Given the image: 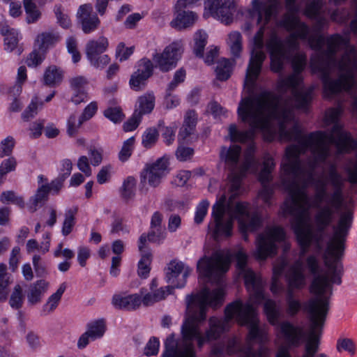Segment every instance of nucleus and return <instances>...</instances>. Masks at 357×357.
<instances>
[{
    "mask_svg": "<svg viewBox=\"0 0 357 357\" xmlns=\"http://www.w3.org/2000/svg\"><path fill=\"white\" fill-rule=\"evenodd\" d=\"M280 131L287 141L297 142L287 148L288 162L282 166V183L290 195L283 210L295 217L293 227L301 246L300 255L303 256L312 241L321 248L324 231L332 222L334 210L340 208L343 203L342 180L335 162L329 163L328 172L330 181L336 188L332 194L328 192L324 181L314 177L316 168L325 162L330 155L325 133L316 132L303 135L297 123L290 130L282 126Z\"/></svg>",
    "mask_w": 357,
    "mask_h": 357,
    "instance_id": "obj_1",
    "label": "nucleus"
},
{
    "mask_svg": "<svg viewBox=\"0 0 357 357\" xmlns=\"http://www.w3.org/2000/svg\"><path fill=\"white\" fill-rule=\"evenodd\" d=\"M223 301L224 292L221 288L211 291L204 287L197 294L188 295L186 304L189 317L181 327L182 342L178 344L174 334L169 335L165 342L162 357H194L192 340H197L201 348L205 342L217 340L229 330V322L234 317L241 325H248L249 328L248 347L243 353V357H266V348L260 346L257 351L252 348L254 342L261 344L266 340V333L259 327L255 307L250 302L243 303L237 300L228 304L225 310V318L211 317L208 320L209 328L205 335L201 333L199 324L206 319L208 306L216 309L222 305Z\"/></svg>",
    "mask_w": 357,
    "mask_h": 357,
    "instance_id": "obj_2",
    "label": "nucleus"
},
{
    "mask_svg": "<svg viewBox=\"0 0 357 357\" xmlns=\"http://www.w3.org/2000/svg\"><path fill=\"white\" fill-rule=\"evenodd\" d=\"M280 100L274 93L264 91L255 97H246L241 100L238 107V114L242 121L248 123L250 128L240 132L235 124L229 127V134L233 142H245L252 139L255 131H266L269 129L270 121L277 120L279 123V134L281 139L287 140L281 134L282 126L286 130L287 124L292 122L290 105L286 108L280 107Z\"/></svg>",
    "mask_w": 357,
    "mask_h": 357,
    "instance_id": "obj_3",
    "label": "nucleus"
},
{
    "mask_svg": "<svg viewBox=\"0 0 357 357\" xmlns=\"http://www.w3.org/2000/svg\"><path fill=\"white\" fill-rule=\"evenodd\" d=\"M353 221V213L347 210L340 214L337 225L333 226V234L327 243L324 254L325 266L329 274L317 275L311 284L310 291L317 296L326 299L330 305V296L333 294V284L342 283V264L339 260L344 255L345 242Z\"/></svg>",
    "mask_w": 357,
    "mask_h": 357,
    "instance_id": "obj_4",
    "label": "nucleus"
},
{
    "mask_svg": "<svg viewBox=\"0 0 357 357\" xmlns=\"http://www.w3.org/2000/svg\"><path fill=\"white\" fill-rule=\"evenodd\" d=\"M334 66L333 60L322 67V83L325 93L328 96L337 94L342 91H350L356 84L355 73L357 74V58L354 49L347 52L339 63L340 75L337 79L330 77V68ZM353 112L357 114V96H354L352 103ZM333 132L338 134L335 145L339 153H349L357 151V140L351 134L344 132L340 125H335Z\"/></svg>",
    "mask_w": 357,
    "mask_h": 357,
    "instance_id": "obj_5",
    "label": "nucleus"
},
{
    "mask_svg": "<svg viewBox=\"0 0 357 357\" xmlns=\"http://www.w3.org/2000/svg\"><path fill=\"white\" fill-rule=\"evenodd\" d=\"M296 13L287 10L280 21V25L292 33L284 40L272 33L266 42L271 58V69L274 73H280L284 61L289 59L292 53L298 48V38L305 40L308 37L309 27L299 21Z\"/></svg>",
    "mask_w": 357,
    "mask_h": 357,
    "instance_id": "obj_6",
    "label": "nucleus"
},
{
    "mask_svg": "<svg viewBox=\"0 0 357 357\" xmlns=\"http://www.w3.org/2000/svg\"><path fill=\"white\" fill-rule=\"evenodd\" d=\"M292 68L294 74L286 78H280L277 83V90L281 93L280 96L275 94L280 100V107L282 109L287 107L290 105L292 114V121H294V109L306 110L312 99L313 88L301 89L302 78L299 75L306 64L305 56L301 54H296L292 59Z\"/></svg>",
    "mask_w": 357,
    "mask_h": 357,
    "instance_id": "obj_7",
    "label": "nucleus"
},
{
    "mask_svg": "<svg viewBox=\"0 0 357 357\" xmlns=\"http://www.w3.org/2000/svg\"><path fill=\"white\" fill-rule=\"evenodd\" d=\"M279 5V0H268L264 2L260 0L252 1V9L250 15L252 17H257V24H261L254 36V45L256 50H252L250 61L246 70L245 84L253 85L257 79L262 64L266 59V54L261 50L264 47V33L265 26L270 22L273 13L276 12Z\"/></svg>",
    "mask_w": 357,
    "mask_h": 357,
    "instance_id": "obj_8",
    "label": "nucleus"
},
{
    "mask_svg": "<svg viewBox=\"0 0 357 357\" xmlns=\"http://www.w3.org/2000/svg\"><path fill=\"white\" fill-rule=\"evenodd\" d=\"M305 310L310 321L309 335L302 357H314L318 351L322 330L328 312V301L320 298H312L305 304Z\"/></svg>",
    "mask_w": 357,
    "mask_h": 357,
    "instance_id": "obj_9",
    "label": "nucleus"
},
{
    "mask_svg": "<svg viewBox=\"0 0 357 357\" xmlns=\"http://www.w3.org/2000/svg\"><path fill=\"white\" fill-rule=\"evenodd\" d=\"M241 153V148L238 145H232L228 149L222 146L220 153V159L225 162L231 171L229 178L231 183L230 190L234 195L239 190L241 180L246 172L248 170L255 172L257 169L258 162L254 157L252 147H250L247 151L243 163L238 168Z\"/></svg>",
    "mask_w": 357,
    "mask_h": 357,
    "instance_id": "obj_10",
    "label": "nucleus"
},
{
    "mask_svg": "<svg viewBox=\"0 0 357 357\" xmlns=\"http://www.w3.org/2000/svg\"><path fill=\"white\" fill-rule=\"evenodd\" d=\"M238 275L245 282V285L250 294V302L253 305L259 304L264 299L263 282L251 268L248 267V256L241 250L234 255Z\"/></svg>",
    "mask_w": 357,
    "mask_h": 357,
    "instance_id": "obj_11",
    "label": "nucleus"
},
{
    "mask_svg": "<svg viewBox=\"0 0 357 357\" xmlns=\"http://www.w3.org/2000/svg\"><path fill=\"white\" fill-rule=\"evenodd\" d=\"M285 238L286 233L282 227H267L264 231L257 236L256 257L264 260L275 255L278 249L275 243L284 241Z\"/></svg>",
    "mask_w": 357,
    "mask_h": 357,
    "instance_id": "obj_12",
    "label": "nucleus"
},
{
    "mask_svg": "<svg viewBox=\"0 0 357 357\" xmlns=\"http://www.w3.org/2000/svg\"><path fill=\"white\" fill-rule=\"evenodd\" d=\"M226 218H231V227L234 220H238L239 231L245 241L248 240V232L257 231L262 223L261 218L257 213H250L248 204L241 202H238L233 208L229 207Z\"/></svg>",
    "mask_w": 357,
    "mask_h": 357,
    "instance_id": "obj_13",
    "label": "nucleus"
},
{
    "mask_svg": "<svg viewBox=\"0 0 357 357\" xmlns=\"http://www.w3.org/2000/svg\"><path fill=\"white\" fill-rule=\"evenodd\" d=\"M229 263L227 255L215 252L211 257L200 259L197 262V270L202 277L219 282L221 276L228 271Z\"/></svg>",
    "mask_w": 357,
    "mask_h": 357,
    "instance_id": "obj_14",
    "label": "nucleus"
},
{
    "mask_svg": "<svg viewBox=\"0 0 357 357\" xmlns=\"http://www.w3.org/2000/svg\"><path fill=\"white\" fill-rule=\"evenodd\" d=\"M182 54L181 43L173 42L167 46L162 53H155L152 60L156 68L162 73H167L176 67Z\"/></svg>",
    "mask_w": 357,
    "mask_h": 357,
    "instance_id": "obj_15",
    "label": "nucleus"
},
{
    "mask_svg": "<svg viewBox=\"0 0 357 357\" xmlns=\"http://www.w3.org/2000/svg\"><path fill=\"white\" fill-rule=\"evenodd\" d=\"M165 280L169 284L165 288L169 290V294H172L175 288H182L186 283V279L192 272V270L185 264L176 259H173L165 268Z\"/></svg>",
    "mask_w": 357,
    "mask_h": 357,
    "instance_id": "obj_16",
    "label": "nucleus"
},
{
    "mask_svg": "<svg viewBox=\"0 0 357 357\" xmlns=\"http://www.w3.org/2000/svg\"><path fill=\"white\" fill-rule=\"evenodd\" d=\"M169 162L164 157L158 158L151 164H147L141 172V183H148L153 188L158 187L164 177L169 173Z\"/></svg>",
    "mask_w": 357,
    "mask_h": 357,
    "instance_id": "obj_17",
    "label": "nucleus"
},
{
    "mask_svg": "<svg viewBox=\"0 0 357 357\" xmlns=\"http://www.w3.org/2000/svg\"><path fill=\"white\" fill-rule=\"evenodd\" d=\"M225 202L226 197L222 195L213 206L212 216L215 237L222 234L227 237L231 235V218H225Z\"/></svg>",
    "mask_w": 357,
    "mask_h": 357,
    "instance_id": "obj_18",
    "label": "nucleus"
},
{
    "mask_svg": "<svg viewBox=\"0 0 357 357\" xmlns=\"http://www.w3.org/2000/svg\"><path fill=\"white\" fill-rule=\"evenodd\" d=\"M205 6L214 18L222 22L229 24L233 21L236 11L234 0H206Z\"/></svg>",
    "mask_w": 357,
    "mask_h": 357,
    "instance_id": "obj_19",
    "label": "nucleus"
},
{
    "mask_svg": "<svg viewBox=\"0 0 357 357\" xmlns=\"http://www.w3.org/2000/svg\"><path fill=\"white\" fill-rule=\"evenodd\" d=\"M275 166L273 157L269 154H266L264 158L263 167L259 174V180L263 185L259 196L266 204H270V199L273 195V189L268 184L272 178L271 172Z\"/></svg>",
    "mask_w": 357,
    "mask_h": 357,
    "instance_id": "obj_20",
    "label": "nucleus"
},
{
    "mask_svg": "<svg viewBox=\"0 0 357 357\" xmlns=\"http://www.w3.org/2000/svg\"><path fill=\"white\" fill-rule=\"evenodd\" d=\"M280 333L289 347H298L305 337L303 328L294 326L288 321L279 324Z\"/></svg>",
    "mask_w": 357,
    "mask_h": 357,
    "instance_id": "obj_21",
    "label": "nucleus"
},
{
    "mask_svg": "<svg viewBox=\"0 0 357 357\" xmlns=\"http://www.w3.org/2000/svg\"><path fill=\"white\" fill-rule=\"evenodd\" d=\"M93 7L90 3H86L79 6L77 17L82 24L84 33H89L95 31L100 24L98 15L93 13Z\"/></svg>",
    "mask_w": 357,
    "mask_h": 357,
    "instance_id": "obj_22",
    "label": "nucleus"
},
{
    "mask_svg": "<svg viewBox=\"0 0 357 357\" xmlns=\"http://www.w3.org/2000/svg\"><path fill=\"white\" fill-rule=\"evenodd\" d=\"M287 282V290L301 289L305 284V278L303 274V263L300 260L296 261L288 269L285 275Z\"/></svg>",
    "mask_w": 357,
    "mask_h": 357,
    "instance_id": "obj_23",
    "label": "nucleus"
},
{
    "mask_svg": "<svg viewBox=\"0 0 357 357\" xmlns=\"http://www.w3.org/2000/svg\"><path fill=\"white\" fill-rule=\"evenodd\" d=\"M112 304L116 308L126 310H135L142 304L140 295L134 294L126 296L114 295L112 298Z\"/></svg>",
    "mask_w": 357,
    "mask_h": 357,
    "instance_id": "obj_24",
    "label": "nucleus"
},
{
    "mask_svg": "<svg viewBox=\"0 0 357 357\" xmlns=\"http://www.w3.org/2000/svg\"><path fill=\"white\" fill-rule=\"evenodd\" d=\"M166 238L165 229H152L147 234H142L139 238V250L140 252L144 250H149L146 244L147 241L151 243L160 244Z\"/></svg>",
    "mask_w": 357,
    "mask_h": 357,
    "instance_id": "obj_25",
    "label": "nucleus"
},
{
    "mask_svg": "<svg viewBox=\"0 0 357 357\" xmlns=\"http://www.w3.org/2000/svg\"><path fill=\"white\" fill-rule=\"evenodd\" d=\"M176 17L171 22L172 26L179 30L191 26L197 19L195 12L186 11L184 9H175Z\"/></svg>",
    "mask_w": 357,
    "mask_h": 357,
    "instance_id": "obj_26",
    "label": "nucleus"
},
{
    "mask_svg": "<svg viewBox=\"0 0 357 357\" xmlns=\"http://www.w3.org/2000/svg\"><path fill=\"white\" fill-rule=\"evenodd\" d=\"M49 283L44 280H37L29 286L27 292V301L31 305L40 303L43 296L47 291Z\"/></svg>",
    "mask_w": 357,
    "mask_h": 357,
    "instance_id": "obj_27",
    "label": "nucleus"
},
{
    "mask_svg": "<svg viewBox=\"0 0 357 357\" xmlns=\"http://www.w3.org/2000/svg\"><path fill=\"white\" fill-rule=\"evenodd\" d=\"M50 188L45 184L39 186L35 194L29 200L28 207L31 213L36 212L38 208L42 207L48 200Z\"/></svg>",
    "mask_w": 357,
    "mask_h": 357,
    "instance_id": "obj_28",
    "label": "nucleus"
},
{
    "mask_svg": "<svg viewBox=\"0 0 357 357\" xmlns=\"http://www.w3.org/2000/svg\"><path fill=\"white\" fill-rule=\"evenodd\" d=\"M63 70L56 66L47 67L43 74V84L50 87H56L61 84L63 79Z\"/></svg>",
    "mask_w": 357,
    "mask_h": 357,
    "instance_id": "obj_29",
    "label": "nucleus"
},
{
    "mask_svg": "<svg viewBox=\"0 0 357 357\" xmlns=\"http://www.w3.org/2000/svg\"><path fill=\"white\" fill-rule=\"evenodd\" d=\"M155 100L153 93H144L137 98L134 112L142 117L150 114L154 109Z\"/></svg>",
    "mask_w": 357,
    "mask_h": 357,
    "instance_id": "obj_30",
    "label": "nucleus"
},
{
    "mask_svg": "<svg viewBox=\"0 0 357 357\" xmlns=\"http://www.w3.org/2000/svg\"><path fill=\"white\" fill-rule=\"evenodd\" d=\"M108 47V40L104 37H100L97 40H89L86 45V54L87 57L96 56L106 51Z\"/></svg>",
    "mask_w": 357,
    "mask_h": 357,
    "instance_id": "obj_31",
    "label": "nucleus"
},
{
    "mask_svg": "<svg viewBox=\"0 0 357 357\" xmlns=\"http://www.w3.org/2000/svg\"><path fill=\"white\" fill-rule=\"evenodd\" d=\"M66 289V284L63 282L55 293L52 294L43 306V311L46 314L52 312L59 305L61 296Z\"/></svg>",
    "mask_w": 357,
    "mask_h": 357,
    "instance_id": "obj_32",
    "label": "nucleus"
},
{
    "mask_svg": "<svg viewBox=\"0 0 357 357\" xmlns=\"http://www.w3.org/2000/svg\"><path fill=\"white\" fill-rule=\"evenodd\" d=\"M13 282L10 275L7 272L6 266L0 264V302L8 298V286Z\"/></svg>",
    "mask_w": 357,
    "mask_h": 357,
    "instance_id": "obj_33",
    "label": "nucleus"
},
{
    "mask_svg": "<svg viewBox=\"0 0 357 357\" xmlns=\"http://www.w3.org/2000/svg\"><path fill=\"white\" fill-rule=\"evenodd\" d=\"M340 109L339 108H331L328 109L325 115V121L326 124H333L331 128V133L328 137L331 142L335 144L336 139L338 138V134L333 132V128L335 125L342 126L337 123L339 116L340 114Z\"/></svg>",
    "mask_w": 357,
    "mask_h": 357,
    "instance_id": "obj_34",
    "label": "nucleus"
},
{
    "mask_svg": "<svg viewBox=\"0 0 357 357\" xmlns=\"http://www.w3.org/2000/svg\"><path fill=\"white\" fill-rule=\"evenodd\" d=\"M59 40V36L57 33L45 32L37 36L36 42L41 52H46L50 46L56 43Z\"/></svg>",
    "mask_w": 357,
    "mask_h": 357,
    "instance_id": "obj_35",
    "label": "nucleus"
},
{
    "mask_svg": "<svg viewBox=\"0 0 357 357\" xmlns=\"http://www.w3.org/2000/svg\"><path fill=\"white\" fill-rule=\"evenodd\" d=\"M142 257L138 263V275L142 278H146L150 273V265L152 261V254L150 250H144L141 252Z\"/></svg>",
    "mask_w": 357,
    "mask_h": 357,
    "instance_id": "obj_36",
    "label": "nucleus"
},
{
    "mask_svg": "<svg viewBox=\"0 0 357 357\" xmlns=\"http://www.w3.org/2000/svg\"><path fill=\"white\" fill-rule=\"evenodd\" d=\"M24 299L23 287L20 284H17L10 296L8 300L9 305L12 309L19 310L23 305Z\"/></svg>",
    "mask_w": 357,
    "mask_h": 357,
    "instance_id": "obj_37",
    "label": "nucleus"
},
{
    "mask_svg": "<svg viewBox=\"0 0 357 357\" xmlns=\"http://www.w3.org/2000/svg\"><path fill=\"white\" fill-rule=\"evenodd\" d=\"M34 0H23V5L26 15V21L28 24L36 22L41 17V12L37 8Z\"/></svg>",
    "mask_w": 357,
    "mask_h": 357,
    "instance_id": "obj_38",
    "label": "nucleus"
},
{
    "mask_svg": "<svg viewBox=\"0 0 357 357\" xmlns=\"http://www.w3.org/2000/svg\"><path fill=\"white\" fill-rule=\"evenodd\" d=\"M227 43L233 56L234 58H238L242 51V37L241 33L238 31L230 33Z\"/></svg>",
    "mask_w": 357,
    "mask_h": 357,
    "instance_id": "obj_39",
    "label": "nucleus"
},
{
    "mask_svg": "<svg viewBox=\"0 0 357 357\" xmlns=\"http://www.w3.org/2000/svg\"><path fill=\"white\" fill-rule=\"evenodd\" d=\"M106 331L104 319H98L87 324V332L91 335V340H95L102 337Z\"/></svg>",
    "mask_w": 357,
    "mask_h": 357,
    "instance_id": "obj_40",
    "label": "nucleus"
},
{
    "mask_svg": "<svg viewBox=\"0 0 357 357\" xmlns=\"http://www.w3.org/2000/svg\"><path fill=\"white\" fill-rule=\"evenodd\" d=\"M264 308L268 321L273 325L278 324L280 310L275 302L272 300L266 301Z\"/></svg>",
    "mask_w": 357,
    "mask_h": 357,
    "instance_id": "obj_41",
    "label": "nucleus"
},
{
    "mask_svg": "<svg viewBox=\"0 0 357 357\" xmlns=\"http://www.w3.org/2000/svg\"><path fill=\"white\" fill-rule=\"evenodd\" d=\"M217 78L221 81L229 79L231 73V63L227 59H221L218 61L215 68Z\"/></svg>",
    "mask_w": 357,
    "mask_h": 357,
    "instance_id": "obj_42",
    "label": "nucleus"
},
{
    "mask_svg": "<svg viewBox=\"0 0 357 357\" xmlns=\"http://www.w3.org/2000/svg\"><path fill=\"white\" fill-rule=\"evenodd\" d=\"M194 40V53L197 56L202 58L204 56V50L207 43L206 33L202 30L197 31L195 34Z\"/></svg>",
    "mask_w": 357,
    "mask_h": 357,
    "instance_id": "obj_43",
    "label": "nucleus"
},
{
    "mask_svg": "<svg viewBox=\"0 0 357 357\" xmlns=\"http://www.w3.org/2000/svg\"><path fill=\"white\" fill-rule=\"evenodd\" d=\"M77 208L68 209L65 213V219L63 222L61 233L63 236H66L71 233L75 225V214L77 213Z\"/></svg>",
    "mask_w": 357,
    "mask_h": 357,
    "instance_id": "obj_44",
    "label": "nucleus"
},
{
    "mask_svg": "<svg viewBox=\"0 0 357 357\" xmlns=\"http://www.w3.org/2000/svg\"><path fill=\"white\" fill-rule=\"evenodd\" d=\"M136 179L132 176H128L124 181L121 188V197L125 200H130L135 195Z\"/></svg>",
    "mask_w": 357,
    "mask_h": 357,
    "instance_id": "obj_45",
    "label": "nucleus"
},
{
    "mask_svg": "<svg viewBox=\"0 0 357 357\" xmlns=\"http://www.w3.org/2000/svg\"><path fill=\"white\" fill-rule=\"evenodd\" d=\"M287 313L290 316L296 315L301 307L300 301L294 298V291L287 290L286 295Z\"/></svg>",
    "mask_w": 357,
    "mask_h": 357,
    "instance_id": "obj_46",
    "label": "nucleus"
},
{
    "mask_svg": "<svg viewBox=\"0 0 357 357\" xmlns=\"http://www.w3.org/2000/svg\"><path fill=\"white\" fill-rule=\"evenodd\" d=\"M137 66L138 68L135 71L136 73H139L148 79L153 75V69L155 68V63L147 58L140 59Z\"/></svg>",
    "mask_w": 357,
    "mask_h": 357,
    "instance_id": "obj_47",
    "label": "nucleus"
},
{
    "mask_svg": "<svg viewBox=\"0 0 357 357\" xmlns=\"http://www.w3.org/2000/svg\"><path fill=\"white\" fill-rule=\"evenodd\" d=\"M158 131L154 128H149L146 130L142 135V143L146 149H150L157 142L158 138Z\"/></svg>",
    "mask_w": 357,
    "mask_h": 357,
    "instance_id": "obj_48",
    "label": "nucleus"
},
{
    "mask_svg": "<svg viewBox=\"0 0 357 357\" xmlns=\"http://www.w3.org/2000/svg\"><path fill=\"white\" fill-rule=\"evenodd\" d=\"M148 79V78L139 73H136L135 71L130 77L129 84L132 89L139 91L145 88Z\"/></svg>",
    "mask_w": 357,
    "mask_h": 357,
    "instance_id": "obj_49",
    "label": "nucleus"
},
{
    "mask_svg": "<svg viewBox=\"0 0 357 357\" xmlns=\"http://www.w3.org/2000/svg\"><path fill=\"white\" fill-rule=\"evenodd\" d=\"M43 102H38V98L34 97L31 103L22 114V117L24 121H29V119L33 118L38 114V107H42Z\"/></svg>",
    "mask_w": 357,
    "mask_h": 357,
    "instance_id": "obj_50",
    "label": "nucleus"
},
{
    "mask_svg": "<svg viewBox=\"0 0 357 357\" xmlns=\"http://www.w3.org/2000/svg\"><path fill=\"white\" fill-rule=\"evenodd\" d=\"M104 116L114 123H120L125 116L122 109L119 107H110L104 111Z\"/></svg>",
    "mask_w": 357,
    "mask_h": 357,
    "instance_id": "obj_51",
    "label": "nucleus"
},
{
    "mask_svg": "<svg viewBox=\"0 0 357 357\" xmlns=\"http://www.w3.org/2000/svg\"><path fill=\"white\" fill-rule=\"evenodd\" d=\"M45 52H41L39 49L33 50L27 56L26 63L29 67H37L45 59Z\"/></svg>",
    "mask_w": 357,
    "mask_h": 357,
    "instance_id": "obj_52",
    "label": "nucleus"
},
{
    "mask_svg": "<svg viewBox=\"0 0 357 357\" xmlns=\"http://www.w3.org/2000/svg\"><path fill=\"white\" fill-rule=\"evenodd\" d=\"M346 172L348 174L347 181L352 185L351 190L357 192L354 185L357 184V160H350L349 166L346 167Z\"/></svg>",
    "mask_w": 357,
    "mask_h": 357,
    "instance_id": "obj_53",
    "label": "nucleus"
},
{
    "mask_svg": "<svg viewBox=\"0 0 357 357\" xmlns=\"http://www.w3.org/2000/svg\"><path fill=\"white\" fill-rule=\"evenodd\" d=\"M134 142L135 138L133 137L128 138L123 142V146L119 153V158L121 161H127L130 157L133 149Z\"/></svg>",
    "mask_w": 357,
    "mask_h": 357,
    "instance_id": "obj_54",
    "label": "nucleus"
},
{
    "mask_svg": "<svg viewBox=\"0 0 357 357\" xmlns=\"http://www.w3.org/2000/svg\"><path fill=\"white\" fill-rule=\"evenodd\" d=\"M336 349L338 351L342 350L348 351L354 355L356 351V346L354 342L350 338H340L337 341Z\"/></svg>",
    "mask_w": 357,
    "mask_h": 357,
    "instance_id": "obj_55",
    "label": "nucleus"
},
{
    "mask_svg": "<svg viewBox=\"0 0 357 357\" xmlns=\"http://www.w3.org/2000/svg\"><path fill=\"white\" fill-rule=\"evenodd\" d=\"M15 144V141L12 136H8L2 140L0 144L1 149V150H0V158L10 155L13 152Z\"/></svg>",
    "mask_w": 357,
    "mask_h": 357,
    "instance_id": "obj_56",
    "label": "nucleus"
},
{
    "mask_svg": "<svg viewBox=\"0 0 357 357\" xmlns=\"http://www.w3.org/2000/svg\"><path fill=\"white\" fill-rule=\"evenodd\" d=\"M54 12L59 24L65 29L70 26L71 22L67 14L63 13L62 7L59 5H56L54 8Z\"/></svg>",
    "mask_w": 357,
    "mask_h": 357,
    "instance_id": "obj_57",
    "label": "nucleus"
},
{
    "mask_svg": "<svg viewBox=\"0 0 357 357\" xmlns=\"http://www.w3.org/2000/svg\"><path fill=\"white\" fill-rule=\"evenodd\" d=\"M98 109V105L96 102H91L84 109L83 113L79 117L78 121V127H79L84 121H87L92 118L96 113Z\"/></svg>",
    "mask_w": 357,
    "mask_h": 357,
    "instance_id": "obj_58",
    "label": "nucleus"
},
{
    "mask_svg": "<svg viewBox=\"0 0 357 357\" xmlns=\"http://www.w3.org/2000/svg\"><path fill=\"white\" fill-rule=\"evenodd\" d=\"M185 78V70L183 68H180L176 70L174 75L173 79L169 82L167 89L168 91H173L179 84L184 82Z\"/></svg>",
    "mask_w": 357,
    "mask_h": 357,
    "instance_id": "obj_59",
    "label": "nucleus"
},
{
    "mask_svg": "<svg viewBox=\"0 0 357 357\" xmlns=\"http://www.w3.org/2000/svg\"><path fill=\"white\" fill-rule=\"evenodd\" d=\"M194 154V149L184 146H178L176 151V158L181 162L187 161L191 159Z\"/></svg>",
    "mask_w": 357,
    "mask_h": 357,
    "instance_id": "obj_60",
    "label": "nucleus"
},
{
    "mask_svg": "<svg viewBox=\"0 0 357 357\" xmlns=\"http://www.w3.org/2000/svg\"><path fill=\"white\" fill-rule=\"evenodd\" d=\"M209 202L207 200L202 201L197 207V211L195 216V222L197 224H200L203 222L204 217L207 213Z\"/></svg>",
    "mask_w": 357,
    "mask_h": 357,
    "instance_id": "obj_61",
    "label": "nucleus"
},
{
    "mask_svg": "<svg viewBox=\"0 0 357 357\" xmlns=\"http://www.w3.org/2000/svg\"><path fill=\"white\" fill-rule=\"evenodd\" d=\"M69 82L70 88L75 91H84L83 88L89 83L87 78L81 75L72 77Z\"/></svg>",
    "mask_w": 357,
    "mask_h": 357,
    "instance_id": "obj_62",
    "label": "nucleus"
},
{
    "mask_svg": "<svg viewBox=\"0 0 357 357\" xmlns=\"http://www.w3.org/2000/svg\"><path fill=\"white\" fill-rule=\"evenodd\" d=\"M91 64L96 68H103L109 63L110 59L107 54H99L96 56L87 57Z\"/></svg>",
    "mask_w": 357,
    "mask_h": 357,
    "instance_id": "obj_63",
    "label": "nucleus"
},
{
    "mask_svg": "<svg viewBox=\"0 0 357 357\" xmlns=\"http://www.w3.org/2000/svg\"><path fill=\"white\" fill-rule=\"evenodd\" d=\"M17 166V162L15 158L10 157L4 160L0 165V176H3L7 173L14 171Z\"/></svg>",
    "mask_w": 357,
    "mask_h": 357,
    "instance_id": "obj_64",
    "label": "nucleus"
}]
</instances>
